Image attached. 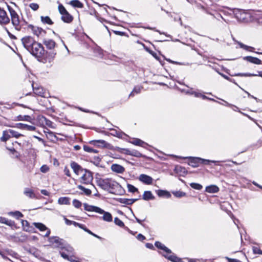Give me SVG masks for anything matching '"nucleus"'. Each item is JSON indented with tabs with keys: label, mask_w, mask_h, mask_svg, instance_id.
Masks as SVG:
<instances>
[{
	"label": "nucleus",
	"mask_w": 262,
	"mask_h": 262,
	"mask_svg": "<svg viewBox=\"0 0 262 262\" xmlns=\"http://www.w3.org/2000/svg\"><path fill=\"white\" fill-rule=\"evenodd\" d=\"M97 184L102 189L114 194V190L121 188V185L112 179H100L97 181Z\"/></svg>",
	"instance_id": "obj_1"
},
{
	"label": "nucleus",
	"mask_w": 262,
	"mask_h": 262,
	"mask_svg": "<svg viewBox=\"0 0 262 262\" xmlns=\"http://www.w3.org/2000/svg\"><path fill=\"white\" fill-rule=\"evenodd\" d=\"M49 242L53 247L60 249L61 251L65 250L70 253L73 250L72 247L67 244L64 240L60 238L59 237L53 236L49 237Z\"/></svg>",
	"instance_id": "obj_2"
},
{
	"label": "nucleus",
	"mask_w": 262,
	"mask_h": 262,
	"mask_svg": "<svg viewBox=\"0 0 262 262\" xmlns=\"http://www.w3.org/2000/svg\"><path fill=\"white\" fill-rule=\"evenodd\" d=\"M200 8L204 12L211 16L212 18L218 20H220V18H221L225 22H227L221 14L220 9L216 5H212L209 7H205L201 5Z\"/></svg>",
	"instance_id": "obj_3"
},
{
	"label": "nucleus",
	"mask_w": 262,
	"mask_h": 262,
	"mask_svg": "<svg viewBox=\"0 0 262 262\" xmlns=\"http://www.w3.org/2000/svg\"><path fill=\"white\" fill-rule=\"evenodd\" d=\"M29 52L35 57L38 61H41L45 54V50L42 45L36 41L31 49L29 50Z\"/></svg>",
	"instance_id": "obj_4"
},
{
	"label": "nucleus",
	"mask_w": 262,
	"mask_h": 262,
	"mask_svg": "<svg viewBox=\"0 0 262 262\" xmlns=\"http://www.w3.org/2000/svg\"><path fill=\"white\" fill-rule=\"evenodd\" d=\"M8 10L10 13L11 17L12 23L15 29L18 31L20 30L21 27L20 26V20L19 19V16L10 6H7Z\"/></svg>",
	"instance_id": "obj_5"
},
{
	"label": "nucleus",
	"mask_w": 262,
	"mask_h": 262,
	"mask_svg": "<svg viewBox=\"0 0 262 262\" xmlns=\"http://www.w3.org/2000/svg\"><path fill=\"white\" fill-rule=\"evenodd\" d=\"M21 41L24 48L28 51L36 42L34 38L30 36H26L23 37Z\"/></svg>",
	"instance_id": "obj_6"
},
{
	"label": "nucleus",
	"mask_w": 262,
	"mask_h": 262,
	"mask_svg": "<svg viewBox=\"0 0 262 262\" xmlns=\"http://www.w3.org/2000/svg\"><path fill=\"white\" fill-rule=\"evenodd\" d=\"M27 29L28 30H31L32 33L38 37H42L46 33V31L42 28L32 25H29L27 27Z\"/></svg>",
	"instance_id": "obj_7"
},
{
	"label": "nucleus",
	"mask_w": 262,
	"mask_h": 262,
	"mask_svg": "<svg viewBox=\"0 0 262 262\" xmlns=\"http://www.w3.org/2000/svg\"><path fill=\"white\" fill-rule=\"evenodd\" d=\"M181 159H188L190 160L189 163H188L189 165L191 166L192 167H197L199 166V163L200 162L201 163V160H203L202 158H198V157H180Z\"/></svg>",
	"instance_id": "obj_8"
},
{
	"label": "nucleus",
	"mask_w": 262,
	"mask_h": 262,
	"mask_svg": "<svg viewBox=\"0 0 262 262\" xmlns=\"http://www.w3.org/2000/svg\"><path fill=\"white\" fill-rule=\"evenodd\" d=\"M83 207L85 210L89 212H95L97 213H102L103 210L97 206L89 205L86 203L83 204Z\"/></svg>",
	"instance_id": "obj_9"
},
{
	"label": "nucleus",
	"mask_w": 262,
	"mask_h": 262,
	"mask_svg": "<svg viewBox=\"0 0 262 262\" xmlns=\"http://www.w3.org/2000/svg\"><path fill=\"white\" fill-rule=\"evenodd\" d=\"M33 224L34 225V226L39 229L40 231H46V233L45 234V237H49L51 231L44 224L41 223H33Z\"/></svg>",
	"instance_id": "obj_10"
},
{
	"label": "nucleus",
	"mask_w": 262,
	"mask_h": 262,
	"mask_svg": "<svg viewBox=\"0 0 262 262\" xmlns=\"http://www.w3.org/2000/svg\"><path fill=\"white\" fill-rule=\"evenodd\" d=\"M139 180L146 185H151L153 182V179L145 174H141L139 177Z\"/></svg>",
	"instance_id": "obj_11"
},
{
	"label": "nucleus",
	"mask_w": 262,
	"mask_h": 262,
	"mask_svg": "<svg viewBox=\"0 0 262 262\" xmlns=\"http://www.w3.org/2000/svg\"><path fill=\"white\" fill-rule=\"evenodd\" d=\"M10 21V19L7 16L6 12L0 7V24H7Z\"/></svg>",
	"instance_id": "obj_12"
},
{
	"label": "nucleus",
	"mask_w": 262,
	"mask_h": 262,
	"mask_svg": "<svg viewBox=\"0 0 262 262\" xmlns=\"http://www.w3.org/2000/svg\"><path fill=\"white\" fill-rule=\"evenodd\" d=\"M73 250L71 252L69 253L66 251H60V254L62 257H63L65 259H67L71 262H79L78 260H76L75 257L72 256H70L69 255L72 253Z\"/></svg>",
	"instance_id": "obj_13"
},
{
	"label": "nucleus",
	"mask_w": 262,
	"mask_h": 262,
	"mask_svg": "<svg viewBox=\"0 0 262 262\" xmlns=\"http://www.w3.org/2000/svg\"><path fill=\"white\" fill-rule=\"evenodd\" d=\"M163 256L172 262H184L182 258L177 257L176 255L172 252L171 254H163Z\"/></svg>",
	"instance_id": "obj_14"
},
{
	"label": "nucleus",
	"mask_w": 262,
	"mask_h": 262,
	"mask_svg": "<svg viewBox=\"0 0 262 262\" xmlns=\"http://www.w3.org/2000/svg\"><path fill=\"white\" fill-rule=\"evenodd\" d=\"M155 246L163 251L165 253H162V254H169L171 253V251L170 249L166 247L164 245L162 244L160 242H156L155 244Z\"/></svg>",
	"instance_id": "obj_15"
},
{
	"label": "nucleus",
	"mask_w": 262,
	"mask_h": 262,
	"mask_svg": "<svg viewBox=\"0 0 262 262\" xmlns=\"http://www.w3.org/2000/svg\"><path fill=\"white\" fill-rule=\"evenodd\" d=\"M43 43L46 48L50 50H53L57 46L56 42L51 39H44Z\"/></svg>",
	"instance_id": "obj_16"
},
{
	"label": "nucleus",
	"mask_w": 262,
	"mask_h": 262,
	"mask_svg": "<svg viewBox=\"0 0 262 262\" xmlns=\"http://www.w3.org/2000/svg\"><path fill=\"white\" fill-rule=\"evenodd\" d=\"M243 59L250 63H252L255 64H261L262 61L261 60L257 57H252L251 56H245L243 57Z\"/></svg>",
	"instance_id": "obj_17"
},
{
	"label": "nucleus",
	"mask_w": 262,
	"mask_h": 262,
	"mask_svg": "<svg viewBox=\"0 0 262 262\" xmlns=\"http://www.w3.org/2000/svg\"><path fill=\"white\" fill-rule=\"evenodd\" d=\"M112 171L118 173H122L125 171V168L121 165L117 164H113L111 166Z\"/></svg>",
	"instance_id": "obj_18"
},
{
	"label": "nucleus",
	"mask_w": 262,
	"mask_h": 262,
	"mask_svg": "<svg viewBox=\"0 0 262 262\" xmlns=\"http://www.w3.org/2000/svg\"><path fill=\"white\" fill-rule=\"evenodd\" d=\"M129 142L135 145H138L143 147H145V146L148 145L146 143L138 138H134L132 140L130 141Z\"/></svg>",
	"instance_id": "obj_19"
},
{
	"label": "nucleus",
	"mask_w": 262,
	"mask_h": 262,
	"mask_svg": "<svg viewBox=\"0 0 262 262\" xmlns=\"http://www.w3.org/2000/svg\"><path fill=\"white\" fill-rule=\"evenodd\" d=\"M99 213L103 214V215L102 217H99V219H102L103 221L107 222H111L113 221L112 215L110 212H106L103 210V212Z\"/></svg>",
	"instance_id": "obj_20"
},
{
	"label": "nucleus",
	"mask_w": 262,
	"mask_h": 262,
	"mask_svg": "<svg viewBox=\"0 0 262 262\" xmlns=\"http://www.w3.org/2000/svg\"><path fill=\"white\" fill-rule=\"evenodd\" d=\"M71 167L73 169L74 172L77 175L79 174V172L83 170L80 165L74 161L71 163Z\"/></svg>",
	"instance_id": "obj_21"
},
{
	"label": "nucleus",
	"mask_w": 262,
	"mask_h": 262,
	"mask_svg": "<svg viewBox=\"0 0 262 262\" xmlns=\"http://www.w3.org/2000/svg\"><path fill=\"white\" fill-rule=\"evenodd\" d=\"M81 179L83 183L88 184L91 182L93 180V177L91 172H89L83 174Z\"/></svg>",
	"instance_id": "obj_22"
},
{
	"label": "nucleus",
	"mask_w": 262,
	"mask_h": 262,
	"mask_svg": "<svg viewBox=\"0 0 262 262\" xmlns=\"http://www.w3.org/2000/svg\"><path fill=\"white\" fill-rule=\"evenodd\" d=\"M156 192L159 197H165L166 198H169L171 197V194L167 190L159 189L156 190Z\"/></svg>",
	"instance_id": "obj_23"
},
{
	"label": "nucleus",
	"mask_w": 262,
	"mask_h": 262,
	"mask_svg": "<svg viewBox=\"0 0 262 262\" xmlns=\"http://www.w3.org/2000/svg\"><path fill=\"white\" fill-rule=\"evenodd\" d=\"M75 224L77 225L78 227H79L80 228L83 229L84 231H85V232H86L89 234H90L91 235H92L93 236H94L95 237H97L98 238H99V239L101 238V237H100L99 236H98V235H96V234L93 233L90 230L88 229L84 225H83V224H80V223H75Z\"/></svg>",
	"instance_id": "obj_24"
},
{
	"label": "nucleus",
	"mask_w": 262,
	"mask_h": 262,
	"mask_svg": "<svg viewBox=\"0 0 262 262\" xmlns=\"http://www.w3.org/2000/svg\"><path fill=\"white\" fill-rule=\"evenodd\" d=\"M94 55L99 58H102L103 57V51L98 46H96L93 49Z\"/></svg>",
	"instance_id": "obj_25"
},
{
	"label": "nucleus",
	"mask_w": 262,
	"mask_h": 262,
	"mask_svg": "<svg viewBox=\"0 0 262 262\" xmlns=\"http://www.w3.org/2000/svg\"><path fill=\"white\" fill-rule=\"evenodd\" d=\"M194 96L196 98H201L203 99H208L214 102H217L215 99L207 97L199 91H196V93H194Z\"/></svg>",
	"instance_id": "obj_26"
},
{
	"label": "nucleus",
	"mask_w": 262,
	"mask_h": 262,
	"mask_svg": "<svg viewBox=\"0 0 262 262\" xmlns=\"http://www.w3.org/2000/svg\"><path fill=\"white\" fill-rule=\"evenodd\" d=\"M142 198L145 201H149L155 199V196L150 191H145L143 194Z\"/></svg>",
	"instance_id": "obj_27"
},
{
	"label": "nucleus",
	"mask_w": 262,
	"mask_h": 262,
	"mask_svg": "<svg viewBox=\"0 0 262 262\" xmlns=\"http://www.w3.org/2000/svg\"><path fill=\"white\" fill-rule=\"evenodd\" d=\"M205 191L208 193H216L219 191V188L217 186L212 185L207 186Z\"/></svg>",
	"instance_id": "obj_28"
},
{
	"label": "nucleus",
	"mask_w": 262,
	"mask_h": 262,
	"mask_svg": "<svg viewBox=\"0 0 262 262\" xmlns=\"http://www.w3.org/2000/svg\"><path fill=\"white\" fill-rule=\"evenodd\" d=\"M61 19L65 23H70L73 19V16L68 12L61 16Z\"/></svg>",
	"instance_id": "obj_29"
},
{
	"label": "nucleus",
	"mask_w": 262,
	"mask_h": 262,
	"mask_svg": "<svg viewBox=\"0 0 262 262\" xmlns=\"http://www.w3.org/2000/svg\"><path fill=\"white\" fill-rule=\"evenodd\" d=\"M143 86L141 85H137L135 86L132 92L129 95V97H134L135 94H138L140 93L142 89H143Z\"/></svg>",
	"instance_id": "obj_30"
},
{
	"label": "nucleus",
	"mask_w": 262,
	"mask_h": 262,
	"mask_svg": "<svg viewBox=\"0 0 262 262\" xmlns=\"http://www.w3.org/2000/svg\"><path fill=\"white\" fill-rule=\"evenodd\" d=\"M31 120L32 118L31 116L29 115L23 116L21 115L17 116L16 119H14L15 121H26L28 122H31Z\"/></svg>",
	"instance_id": "obj_31"
},
{
	"label": "nucleus",
	"mask_w": 262,
	"mask_h": 262,
	"mask_svg": "<svg viewBox=\"0 0 262 262\" xmlns=\"http://www.w3.org/2000/svg\"><path fill=\"white\" fill-rule=\"evenodd\" d=\"M69 4L75 8H82L83 7V4L79 0H72L69 2Z\"/></svg>",
	"instance_id": "obj_32"
},
{
	"label": "nucleus",
	"mask_w": 262,
	"mask_h": 262,
	"mask_svg": "<svg viewBox=\"0 0 262 262\" xmlns=\"http://www.w3.org/2000/svg\"><path fill=\"white\" fill-rule=\"evenodd\" d=\"M21 224L24 230L27 232H31L32 228L30 226L29 222L26 220H21Z\"/></svg>",
	"instance_id": "obj_33"
},
{
	"label": "nucleus",
	"mask_w": 262,
	"mask_h": 262,
	"mask_svg": "<svg viewBox=\"0 0 262 262\" xmlns=\"http://www.w3.org/2000/svg\"><path fill=\"white\" fill-rule=\"evenodd\" d=\"M70 199L68 197H60L58 200V203L60 205H70Z\"/></svg>",
	"instance_id": "obj_34"
},
{
	"label": "nucleus",
	"mask_w": 262,
	"mask_h": 262,
	"mask_svg": "<svg viewBox=\"0 0 262 262\" xmlns=\"http://www.w3.org/2000/svg\"><path fill=\"white\" fill-rule=\"evenodd\" d=\"M10 138H11V137H10L9 129L4 130L3 132V136L1 138V141L2 142H6Z\"/></svg>",
	"instance_id": "obj_35"
},
{
	"label": "nucleus",
	"mask_w": 262,
	"mask_h": 262,
	"mask_svg": "<svg viewBox=\"0 0 262 262\" xmlns=\"http://www.w3.org/2000/svg\"><path fill=\"white\" fill-rule=\"evenodd\" d=\"M110 129L112 132L111 135L114 136H116L118 138H122L123 135H125V134L122 132L117 130L116 129L113 128H110Z\"/></svg>",
	"instance_id": "obj_36"
},
{
	"label": "nucleus",
	"mask_w": 262,
	"mask_h": 262,
	"mask_svg": "<svg viewBox=\"0 0 262 262\" xmlns=\"http://www.w3.org/2000/svg\"><path fill=\"white\" fill-rule=\"evenodd\" d=\"M33 89L34 90V92L35 94L40 96H43V89L41 87H34L33 84H32Z\"/></svg>",
	"instance_id": "obj_37"
},
{
	"label": "nucleus",
	"mask_w": 262,
	"mask_h": 262,
	"mask_svg": "<svg viewBox=\"0 0 262 262\" xmlns=\"http://www.w3.org/2000/svg\"><path fill=\"white\" fill-rule=\"evenodd\" d=\"M41 21L43 24H48V25H52L53 24V22L51 19V18L48 16H41Z\"/></svg>",
	"instance_id": "obj_38"
},
{
	"label": "nucleus",
	"mask_w": 262,
	"mask_h": 262,
	"mask_svg": "<svg viewBox=\"0 0 262 262\" xmlns=\"http://www.w3.org/2000/svg\"><path fill=\"white\" fill-rule=\"evenodd\" d=\"M10 137H14L15 138H18L20 137L23 136V135L19 133H18L16 131H15L14 130L9 129Z\"/></svg>",
	"instance_id": "obj_39"
},
{
	"label": "nucleus",
	"mask_w": 262,
	"mask_h": 262,
	"mask_svg": "<svg viewBox=\"0 0 262 262\" xmlns=\"http://www.w3.org/2000/svg\"><path fill=\"white\" fill-rule=\"evenodd\" d=\"M238 44L239 45L240 48H241L245 50H247V51H248L250 52H254L253 50H254V48L252 47L247 46V45H246L242 42H238Z\"/></svg>",
	"instance_id": "obj_40"
},
{
	"label": "nucleus",
	"mask_w": 262,
	"mask_h": 262,
	"mask_svg": "<svg viewBox=\"0 0 262 262\" xmlns=\"http://www.w3.org/2000/svg\"><path fill=\"white\" fill-rule=\"evenodd\" d=\"M8 214L9 215H11L14 216L17 219H18L19 217H21L23 216V214L19 211H15L14 212H8Z\"/></svg>",
	"instance_id": "obj_41"
},
{
	"label": "nucleus",
	"mask_w": 262,
	"mask_h": 262,
	"mask_svg": "<svg viewBox=\"0 0 262 262\" xmlns=\"http://www.w3.org/2000/svg\"><path fill=\"white\" fill-rule=\"evenodd\" d=\"M83 149L85 151L88 152H93V153H98V151L95 149L92 148L91 147L84 145L83 146Z\"/></svg>",
	"instance_id": "obj_42"
},
{
	"label": "nucleus",
	"mask_w": 262,
	"mask_h": 262,
	"mask_svg": "<svg viewBox=\"0 0 262 262\" xmlns=\"http://www.w3.org/2000/svg\"><path fill=\"white\" fill-rule=\"evenodd\" d=\"M77 187L79 189L83 191L84 194L86 195H90L92 193V191L90 189L85 188L82 185H78Z\"/></svg>",
	"instance_id": "obj_43"
},
{
	"label": "nucleus",
	"mask_w": 262,
	"mask_h": 262,
	"mask_svg": "<svg viewBox=\"0 0 262 262\" xmlns=\"http://www.w3.org/2000/svg\"><path fill=\"white\" fill-rule=\"evenodd\" d=\"M24 193L30 198H34L35 197V194L33 191L29 188H26Z\"/></svg>",
	"instance_id": "obj_44"
},
{
	"label": "nucleus",
	"mask_w": 262,
	"mask_h": 262,
	"mask_svg": "<svg viewBox=\"0 0 262 262\" xmlns=\"http://www.w3.org/2000/svg\"><path fill=\"white\" fill-rule=\"evenodd\" d=\"M130 156H132L137 158L143 157L144 156L139 151L135 149H132Z\"/></svg>",
	"instance_id": "obj_45"
},
{
	"label": "nucleus",
	"mask_w": 262,
	"mask_h": 262,
	"mask_svg": "<svg viewBox=\"0 0 262 262\" xmlns=\"http://www.w3.org/2000/svg\"><path fill=\"white\" fill-rule=\"evenodd\" d=\"M174 170L177 172H181V173H187V171H186V169L184 167H183L181 166H179V165H177L175 167Z\"/></svg>",
	"instance_id": "obj_46"
},
{
	"label": "nucleus",
	"mask_w": 262,
	"mask_h": 262,
	"mask_svg": "<svg viewBox=\"0 0 262 262\" xmlns=\"http://www.w3.org/2000/svg\"><path fill=\"white\" fill-rule=\"evenodd\" d=\"M172 194L177 198H182L185 196L186 194L185 192L181 191H176L172 192Z\"/></svg>",
	"instance_id": "obj_47"
},
{
	"label": "nucleus",
	"mask_w": 262,
	"mask_h": 262,
	"mask_svg": "<svg viewBox=\"0 0 262 262\" xmlns=\"http://www.w3.org/2000/svg\"><path fill=\"white\" fill-rule=\"evenodd\" d=\"M114 223L116 225L120 227H125L124 223L117 217L114 219Z\"/></svg>",
	"instance_id": "obj_48"
},
{
	"label": "nucleus",
	"mask_w": 262,
	"mask_h": 262,
	"mask_svg": "<svg viewBox=\"0 0 262 262\" xmlns=\"http://www.w3.org/2000/svg\"><path fill=\"white\" fill-rule=\"evenodd\" d=\"M118 202L121 204L130 205V200L129 199L120 198L118 199Z\"/></svg>",
	"instance_id": "obj_49"
},
{
	"label": "nucleus",
	"mask_w": 262,
	"mask_h": 262,
	"mask_svg": "<svg viewBox=\"0 0 262 262\" xmlns=\"http://www.w3.org/2000/svg\"><path fill=\"white\" fill-rule=\"evenodd\" d=\"M190 186L191 187L196 190H201L203 188V186L201 184L196 183H191L190 184Z\"/></svg>",
	"instance_id": "obj_50"
},
{
	"label": "nucleus",
	"mask_w": 262,
	"mask_h": 262,
	"mask_svg": "<svg viewBox=\"0 0 262 262\" xmlns=\"http://www.w3.org/2000/svg\"><path fill=\"white\" fill-rule=\"evenodd\" d=\"M127 187L128 191L130 192L134 193L138 191V189L132 184H128Z\"/></svg>",
	"instance_id": "obj_51"
},
{
	"label": "nucleus",
	"mask_w": 262,
	"mask_h": 262,
	"mask_svg": "<svg viewBox=\"0 0 262 262\" xmlns=\"http://www.w3.org/2000/svg\"><path fill=\"white\" fill-rule=\"evenodd\" d=\"M48 59H49V61L50 62L51 61H52L54 58H55L56 55V52H55V51H51L49 53H48Z\"/></svg>",
	"instance_id": "obj_52"
},
{
	"label": "nucleus",
	"mask_w": 262,
	"mask_h": 262,
	"mask_svg": "<svg viewBox=\"0 0 262 262\" xmlns=\"http://www.w3.org/2000/svg\"><path fill=\"white\" fill-rule=\"evenodd\" d=\"M132 149L128 148H119V151L122 154L130 155Z\"/></svg>",
	"instance_id": "obj_53"
},
{
	"label": "nucleus",
	"mask_w": 262,
	"mask_h": 262,
	"mask_svg": "<svg viewBox=\"0 0 262 262\" xmlns=\"http://www.w3.org/2000/svg\"><path fill=\"white\" fill-rule=\"evenodd\" d=\"M58 10L62 15L68 12L64 7L62 4L59 5Z\"/></svg>",
	"instance_id": "obj_54"
},
{
	"label": "nucleus",
	"mask_w": 262,
	"mask_h": 262,
	"mask_svg": "<svg viewBox=\"0 0 262 262\" xmlns=\"http://www.w3.org/2000/svg\"><path fill=\"white\" fill-rule=\"evenodd\" d=\"M73 205L76 208H79L82 205V203L78 200L74 199L73 201Z\"/></svg>",
	"instance_id": "obj_55"
},
{
	"label": "nucleus",
	"mask_w": 262,
	"mask_h": 262,
	"mask_svg": "<svg viewBox=\"0 0 262 262\" xmlns=\"http://www.w3.org/2000/svg\"><path fill=\"white\" fill-rule=\"evenodd\" d=\"M222 100L225 103V104L222 103L220 102L217 101L216 102L219 103V104H221L222 105H225V106H228V107H235L236 109H238V107H237L236 106L234 105H233L232 104H230V103H228V102L222 99Z\"/></svg>",
	"instance_id": "obj_56"
},
{
	"label": "nucleus",
	"mask_w": 262,
	"mask_h": 262,
	"mask_svg": "<svg viewBox=\"0 0 262 262\" xmlns=\"http://www.w3.org/2000/svg\"><path fill=\"white\" fill-rule=\"evenodd\" d=\"M50 168L47 165H43L41 166L40 170L42 173H47L49 171Z\"/></svg>",
	"instance_id": "obj_57"
},
{
	"label": "nucleus",
	"mask_w": 262,
	"mask_h": 262,
	"mask_svg": "<svg viewBox=\"0 0 262 262\" xmlns=\"http://www.w3.org/2000/svg\"><path fill=\"white\" fill-rule=\"evenodd\" d=\"M29 7L34 11H36L39 8V5L36 3H31L29 5Z\"/></svg>",
	"instance_id": "obj_58"
},
{
	"label": "nucleus",
	"mask_w": 262,
	"mask_h": 262,
	"mask_svg": "<svg viewBox=\"0 0 262 262\" xmlns=\"http://www.w3.org/2000/svg\"><path fill=\"white\" fill-rule=\"evenodd\" d=\"M25 125H26V124H24V123H16L15 124V125L14 126V127H17L18 128L25 130ZM11 126L13 127V126Z\"/></svg>",
	"instance_id": "obj_59"
},
{
	"label": "nucleus",
	"mask_w": 262,
	"mask_h": 262,
	"mask_svg": "<svg viewBox=\"0 0 262 262\" xmlns=\"http://www.w3.org/2000/svg\"><path fill=\"white\" fill-rule=\"evenodd\" d=\"M36 129V127L34 126L29 125L26 124L25 130H29V131H34Z\"/></svg>",
	"instance_id": "obj_60"
},
{
	"label": "nucleus",
	"mask_w": 262,
	"mask_h": 262,
	"mask_svg": "<svg viewBox=\"0 0 262 262\" xmlns=\"http://www.w3.org/2000/svg\"><path fill=\"white\" fill-rule=\"evenodd\" d=\"M253 252L254 254H262V251L259 248L256 247H253Z\"/></svg>",
	"instance_id": "obj_61"
},
{
	"label": "nucleus",
	"mask_w": 262,
	"mask_h": 262,
	"mask_svg": "<svg viewBox=\"0 0 262 262\" xmlns=\"http://www.w3.org/2000/svg\"><path fill=\"white\" fill-rule=\"evenodd\" d=\"M90 143L93 144L94 145H96V143H101L102 145H104V144L105 143V142L104 140H94L91 141L90 142Z\"/></svg>",
	"instance_id": "obj_62"
},
{
	"label": "nucleus",
	"mask_w": 262,
	"mask_h": 262,
	"mask_svg": "<svg viewBox=\"0 0 262 262\" xmlns=\"http://www.w3.org/2000/svg\"><path fill=\"white\" fill-rule=\"evenodd\" d=\"M65 222H66V223L68 225H71L72 224H73V225H74L76 227H78V225L75 224V223H77V222H74V221H70L67 219H65Z\"/></svg>",
	"instance_id": "obj_63"
},
{
	"label": "nucleus",
	"mask_w": 262,
	"mask_h": 262,
	"mask_svg": "<svg viewBox=\"0 0 262 262\" xmlns=\"http://www.w3.org/2000/svg\"><path fill=\"white\" fill-rule=\"evenodd\" d=\"M225 258L228 261V262H242L238 259L231 258L228 257H225Z\"/></svg>",
	"instance_id": "obj_64"
}]
</instances>
